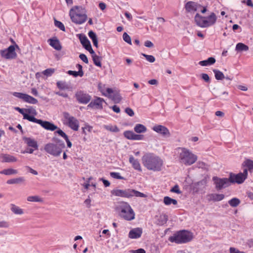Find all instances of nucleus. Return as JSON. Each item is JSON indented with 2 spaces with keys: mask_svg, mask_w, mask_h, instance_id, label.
Instances as JSON below:
<instances>
[{
  "mask_svg": "<svg viewBox=\"0 0 253 253\" xmlns=\"http://www.w3.org/2000/svg\"><path fill=\"white\" fill-rule=\"evenodd\" d=\"M134 132L131 130H126L124 132V136L128 140H133Z\"/></svg>",
  "mask_w": 253,
  "mask_h": 253,
  "instance_id": "79ce46f5",
  "label": "nucleus"
},
{
  "mask_svg": "<svg viewBox=\"0 0 253 253\" xmlns=\"http://www.w3.org/2000/svg\"><path fill=\"white\" fill-rule=\"evenodd\" d=\"M23 140L29 147H32L35 149H38V145L37 142L34 139L30 137H25L23 138Z\"/></svg>",
  "mask_w": 253,
  "mask_h": 253,
  "instance_id": "412c9836",
  "label": "nucleus"
},
{
  "mask_svg": "<svg viewBox=\"0 0 253 253\" xmlns=\"http://www.w3.org/2000/svg\"><path fill=\"white\" fill-rule=\"evenodd\" d=\"M123 40L127 43L131 44V41L130 37L126 33H124L123 35Z\"/></svg>",
  "mask_w": 253,
  "mask_h": 253,
  "instance_id": "09e8293b",
  "label": "nucleus"
},
{
  "mask_svg": "<svg viewBox=\"0 0 253 253\" xmlns=\"http://www.w3.org/2000/svg\"><path fill=\"white\" fill-rule=\"evenodd\" d=\"M32 122L40 125L43 128L48 130L54 131L58 128V127L52 123L38 119L35 117Z\"/></svg>",
  "mask_w": 253,
  "mask_h": 253,
  "instance_id": "9b49d317",
  "label": "nucleus"
},
{
  "mask_svg": "<svg viewBox=\"0 0 253 253\" xmlns=\"http://www.w3.org/2000/svg\"><path fill=\"white\" fill-rule=\"evenodd\" d=\"M75 97L79 103L84 104L88 103L91 99L90 95L83 91L77 92L75 94Z\"/></svg>",
  "mask_w": 253,
  "mask_h": 253,
  "instance_id": "f8f14e48",
  "label": "nucleus"
},
{
  "mask_svg": "<svg viewBox=\"0 0 253 253\" xmlns=\"http://www.w3.org/2000/svg\"><path fill=\"white\" fill-rule=\"evenodd\" d=\"M55 133H58L60 136L62 137L64 139L67 138L68 135L61 129H58Z\"/></svg>",
  "mask_w": 253,
  "mask_h": 253,
  "instance_id": "6e6d98bb",
  "label": "nucleus"
},
{
  "mask_svg": "<svg viewBox=\"0 0 253 253\" xmlns=\"http://www.w3.org/2000/svg\"><path fill=\"white\" fill-rule=\"evenodd\" d=\"M64 119L67 121L66 125L72 129L77 131L79 127L78 120L73 116H71L68 112L63 113Z\"/></svg>",
  "mask_w": 253,
  "mask_h": 253,
  "instance_id": "6e6552de",
  "label": "nucleus"
},
{
  "mask_svg": "<svg viewBox=\"0 0 253 253\" xmlns=\"http://www.w3.org/2000/svg\"><path fill=\"white\" fill-rule=\"evenodd\" d=\"M160 219H161V224H164L166 223L168 221V216L166 215H161L160 217Z\"/></svg>",
  "mask_w": 253,
  "mask_h": 253,
  "instance_id": "680f3d73",
  "label": "nucleus"
},
{
  "mask_svg": "<svg viewBox=\"0 0 253 253\" xmlns=\"http://www.w3.org/2000/svg\"><path fill=\"white\" fill-rule=\"evenodd\" d=\"M134 131L137 133H145L147 131V128L143 125L137 124L134 127Z\"/></svg>",
  "mask_w": 253,
  "mask_h": 253,
  "instance_id": "b1692460",
  "label": "nucleus"
},
{
  "mask_svg": "<svg viewBox=\"0 0 253 253\" xmlns=\"http://www.w3.org/2000/svg\"><path fill=\"white\" fill-rule=\"evenodd\" d=\"M25 112L28 114H31L34 115H37V111L36 109L33 107L31 106L29 108L26 109L25 110Z\"/></svg>",
  "mask_w": 253,
  "mask_h": 253,
  "instance_id": "8fccbe9b",
  "label": "nucleus"
},
{
  "mask_svg": "<svg viewBox=\"0 0 253 253\" xmlns=\"http://www.w3.org/2000/svg\"><path fill=\"white\" fill-rule=\"evenodd\" d=\"M100 180L102 181L105 187H108L110 185V182L108 180L104 179L103 178H100Z\"/></svg>",
  "mask_w": 253,
  "mask_h": 253,
  "instance_id": "774afa93",
  "label": "nucleus"
},
{
  "mask_svg": "<svg viewBox=\"0 0 253 253\" xmlns=\"http://www.w3.org/2000/svg\"><path fill=\"white\" fill-rule=\"evenodd\" d=\"M89 37L91 39L93 45L98 47V39L96 34L92 31H90L88 33Z\"/></svg>",
  "mask_w": 253,
  "mask_h": 253,
  "instance_id": "c85d7f7f",
  "label": "nucleus"
},
{
  "mask_svg": "<svg viewBox=\"0 0 253 253\" xmlns=\"http://www.w3.org/2000/svg\"><path fill=\"white\" fill-rule=\"evenodd\" d=\"M201 77L205 82L210 83V79L209 75L206 73H203L201 75Z\"/></svg>",
  "mask_w": 253,
  "mask_h": 253,
  "instance_id": "864d4df0",
  "label": "nucleus"
},
{
  "mask_svg": "<svg viewBox=\"0 0 253 253\" xmlns=\"http://www.w3.org/2000/svg\"><path fill=\"white\" fill-rule=\"evenodd\" d=\"M79 38L81 43L85 49L91 45L89 41L84 34H79Z\"/></svg>",
  "mask_w": 253,
  "mask_h": 253,
  "instance_id": "aec40b11",
  "label": "nucleus"
},
{
  "mask_svg": "<svg viewBox=\"0 0 253 253\" xmlns=\"http://www.w3.org/2000/svg\"><path fill=\"white\" fill-rule=\"evenodd\" d=\"M181 151L179 154L180 162L186 166H190L197 160V156L193 154L189 149L184 147L178 148Z\"/></svg>",
  "mask_w": 253,
  "mask_h": 253,
  "instance_id": "39448f33",
  "label": "nucleus"
},
{
  "mask_svg": "<svg viewBox=\"0 0 253 253\" xmlns=\"http://www.w3.org/2000/svg\"><path fill=\"white\" fill-rule=\"evenodd\" d=\"M143 164L148 169L154 171L161 170L163 165V160L152 153L144 155L142 158Z\"/></svg>",
  "mask_w": 253,
  "mask_h": 253,
  "instance_id": "f257e3e1",
  "label": "nucleus"
},
{
  "mask_svg": "<svg viewBox=\"0 0 253 253\" xmlns=\"http://www.w3.org/2000/svg\"><path fill=\"white\" fill-rule=\"evenodd\" d=\"M129 162L131 164L132 167L136 170L139 171L142 170L140 164L137 159H135L132 156H130L129 158Z\"/></svg>",
  "mask_w": 253,
  "mask_h": 253,
  "instance_id": "4be33fe9",
  "label": "nucleus"
},
{
  "mask_svg": "<svg viewBox=\"0 0 253 253\" xmlns=\"http://www.w3.org/2000/svg\"><path fill=\"white\" fill-rule=\"evenodd\" d=\"M213 72L214 73L215 78L217 80H222L224 79L225 76L220 71L217 69H213Z\"/></svg>",
  "mask_w": 253,
  "mask_h": 253,
  "instance_id": "a19ab883",
  "label": "nucleus"
},
{
  "mask_svg": "<svg viewBox=\"0 0 253 253\" xmlns=\"http://www.w3.org/2000/svg\"><path fill=\"white\" fill-rule=\"evenodd\" d=\"M55 72L53 68H48L42 72V74L46 77L51 76Z\"/></svg>",
  "mask_w": 253,
  "mask_h": 253,
  "instance_id": "c03bdc74",
  "label": "nucleus"
},
{
  "mask_svg": "<svg viewBox=\"0 0 253 253\" xmlns=\"http://www.w3.org/2000/svg\"><path fill=\"white\" fill-rule=\"evenodd\" d=\"M84 8L82 6H75L71 9L69 15H72V14H84Z\"/></svg>",
  "mask_w": 253,
  "mask_h": 253,
  "instance_id": "a878e982",
  "label": "nucleus"
},
{
  "mask_svg": "<svg viewBox=\"0 0 253 253\" xmlns=\"http://www.w3.org/2000/svg\"><path fill=\"white\" fill-rule=\"evenodd\" d=\"M196 24L202 28L208 27L214 25L217 20V17L215 14L213 12L207 17H203L199 13H197L194 18Z\"/></svg>",
  "mask_w": 253,
  "mask_h": 253,
  "instance_id": "423d86ee",
  "label": "nucleus"
},
{
  "mask_svg": "<svg viewBox=\"0 0 253 253\" xmlns=\"http://www.w3.org/2000/svg\"><path fill=\"white\" fill-rule=\"evenodd\" d=\"M48 42L51 46L57 50H60L62 49L60 41L56 37L48 39Z\"/></svg>",
  "mask_w": 253,
  "mask_h": 253,
  "instance_id": "a211bd4d",
  "label": "nucleus"
},
{
  "mask_svg": "<svg viewBox=\"0 0 253 253\" xmlns=\"http://www.w3.org/2000/svg\"><path fill=\"white\" fill-rule=\"evenodd\" d=\"M23 101L32 104H36L38 102L37 99L27 94H25Z\"/></svg>",
  "mask_w": 253,
  "mask_h": 253,
  "instance_id": "cd10ccee",
  "label": "nucleus"
},
{
  "mask_svg": "<svg viewBox=\"0 0 253 253\" xmlns=\"http://www.w3.org/2000/svg\"><path fill=\"white\" fill-rule=\"evenodd\" d=\"M67 73L69 75L73 76L75 77H77V76H80V74L78 73V71L69 70V71H68Z\"/></svg>",
  "mask_w": 253,
  "mask_h": 253,
  "instance_id": "e2e57ef3",
  "label": "nucleus"
},
{
  "mask_svg": "<svg viewBox=\"0 0 253 253\" xmlns=\"http://www.w3.org/2000/svg\"><path fill=\"white\" fill-rule=\"evenodd\" d=\"M152 129L158 133L165 137H169L170 133L167 127L162 125H156L153 127Z\"/></svg>",
  "mask_w": 253,
  "mask_h": 253,
  "instance_id": "2eb2a0df",
  "label": "nucleus"
},
{
  "mask_svg": "<svg viewBox=\"0 0 253 253\" xmlns=\"http://www.w3.org/2000/svg\"><path fill=\"white\" fill-rule=\"evenodd\" d=\"M228 178L230 184L231 183L242 184L246 180L245 176L242 174V172H239L238 174L230 172Z\"/></svg>",
  "mask_w": 253,
  "mask_h": 253,
  "instance_id": "ddd939ff",
  "label": "nucleus"
},
{
  "mask_svg": "<svg viewBox=\"0 0 253 253\" xmlns=\"http://www.w3.org/2000/svg\"><path fill=\"white\" fill-rule=\"evenodd\" d=\"M54 25L62 31H65V28L64 24L60 21L56 19L54 20Z\"/></svg>",
  "mask_w": 253,
  "mask_h": 253,
  "instance_id": "a18cd8bd",
  "label": "nucleus"
},
{
  "mask_svg": "<svg viewBox=\"0 0 253 253\" xmlns=\"http://www.w3.org/2000/svg\"><path fill=\"white\" fill-rule=\"evenodd\" d=\"M110 176L115 179H125V178L120 175V174L119 172H110Z\"/></svg>",
  "mask_w": 253,
  "mask_h": 253,
  "instance_id": "49530a36",
  "label": "nucleus"
},
{
  "mask_svg": "<svg viewBox=\"0 0 253 253\" xmlns=\"http://www.w3.org/2000/svg\"><path fill=\"white\" fill-rule=\"evenodd\" d=\"M198 4L197 3L189 1L185 4V8L187 12H194L197 10Z\"/></svg>",
  "mask_w": 253,
  "mask_h": 253,
  "instance_id": "6ab92c4d",
  "label": "nucleus"
},
{
  "mask_svg": "<svg viewBox=\"0 0 253 253\" xmlns=\"http://www.w3.org/2000/svg\"><path fill=\"white\" fill-rule=\"evenodd\" d=\"M113 100L115 103H119L121 100V97L118 94L115 95L113 97Z\"/></svg>",
  "mask_w": 253,
  "mask_h": 253,
  "instance_id": "69168bd1",
  "label": "nucleus"
},
{
  "mask_svg": "<svg viewBox=\"0 0 253 253\" xmlns=\"http://www.w3.org/2000/svg\"><path fill=\"white\" fill-rule=\"evenodd\" d=\"M104 102H105L104 99L97 97L95 99L90 102V103L87 105V107L102 109V103Z\"/></svg>",
  "mask_w": 253,
  "mask_h": 253,
  "instance_id": "dca6fc26",
  "label": "nucleus"
},
{
  "mask_svg": "<svg viewBox=\"0 0 253 253\" xmlns=\"http://www.w3.org/2000/svg\"><path fill=\"white\" fill-rule=\"evenodd\" d=\"M103 127L111 132H118L120 131L119 128L117 126H112V125H104Z\"/></svg>",
  "mask_w": 253,
  "mask_h": 253,
  "instance_id": "e433bc0d",
  "label": "nucleus"
},
{
  "mask_svg": "<svg viewBox=\"0 0 253 253\" xmlns=\"http://www.w3.org/2000/svg\"><path fill=\"white\" fill-rule=\"evenodd\" d=\"M120 215L125 220L130 221L135 217V213L130 206L126 202H122L119 206Z\"/></svg>",
  "mask_w": 253,
  "mask_h": 253,
  "instance_id": "0eeeda50",
  "label": "nucleus"
},
{
  "mask_svg": "<svg viewBox=\"0 0 253 253\" xmlns=\"http://www.w3.org/2000/svg\"><path fill=\"white\" fill-rule=\"evenodd\" d=\"M215 62V59L214 57H211L207 60L201 61L199 64L202 66H207L213 64Z\"/></svg>",
  "mask_w": 253,
  "mask_h": 253,
  "instance_id": "393cba45",
  "label": "nucleus"
},
{
  "mask_svg": "<svg viewBox=\"0 0 253 253\" xmlns=\"http://www.w3.org/2000/svg\"><path fill=\"white\" fill-rule=\"evenodd\" d=\"M92 58V60L93 61V63L96 66H98L99 67H101V58L100 57H99L96 55L93 56V57Z\"/></svg>",
  "mask_w": 253,
  "mask_h": 253,
  "instance_id": "37998d69",
  "label": "nucleus"
},
{
  "mask_svg": "<svg viewBox=\"0 0 253 253\" xmlns=\"http://www.w3.org/2000/svg\"><path fill=\"white\" fill-rule=\"evenodd\" d=\"M57 87L61 90L69 89L70 85L64 81H58L56 83Z\"/></svg>",
  "mask_w": 253,
  "mask_h": 253,
  "instance_id": "c756f323",
  "label": "nucleus"
},
{
  "mask_svg": "<svg viewBox=\"0 0 253 253\" xmlns=\"http://www.w3.org/2000/svg\"><path fill=\"white\" fill-rule=\"evenodd\" d=\"M125 112L129 116L132 117L134 115V113L132 109L127 107L125 109Z\"/></svg>",
  "mask_w": 253,
  "mask_h": 253,
  "instance_id": "4d7b16f0",
  "label": "nucleus"
},
{
  "mask_svg": "<svg viewBox=\"0 0 253 253\" xmlns=\"http://www.w3.org/2000/svg\"><path fill=\"white\" fill-rule=\"evenodd\" d=\"M76 67L78 68V73L80 74V77H82L84 76V72L83 71V67L80 64H77L76 65Z\"/></svg>",
  "mask_w": 253,
  "mask_h": 253,
  "instance_id": "052dcab7",
  "label": "nucleus"
},
{
  "mask_svg": "<svg viewBox=\"0 0 253 253\" xmlns=\"http://www.w3.org/2000/svg\"><path fill=\"white\" fill-rule=\"evenodd\" d=\"M241 203V201L237 198H233L228 201V204L232 207H237Z\"/></svg>",
  "mask_w": 253,
  "mask_h": 253,
  "instance_id": "ea45409f",
  "label": "nucleus"
},
{
  "mask_svg": "<svg viewBox=\"0 0 253 253\" xmlns=\"http://www.w3.org/2000/svg\"><path fill=\"white\" fill-rule=\"evenodd\" d=\"M27 200L28 202H43V200L42 198L38 196H28L27 198Z\"/></svg>",
  "mask_w": 253,
  "mask_h": 253,
  "instance_id": "c9c22d12",
  "label": "nucleus"
},
{
  "mask_svg": "<svg viewBox=\"0 0 253 253\" xmlns=\"http://www.w3.org/2000/svg\"><path fill=\"white\" fill-rule=\"evenodd\" d=\"M210 196L211 199L213 201H220L225 197L224 195L223 194H211Z\"/></svg>",
  "mask_w": 253,
  "mask_h": 253,
  "instance_id": "72a5a7b5",
  "label": "nucleus"
},
{
  "mask_svg": "<svg viewBox=\"0 0 253 253\" xmlns=\"http://www.w3.org/2000/svg\"><path fill=\"white\" fill-rule=\"evenodd\" d=\"M0 173L2 174H5L6 175H9L17 173V170L16 169H4L0 171Z\"/></svg>",
  "mask_w": 253,
  "mask_h": 253,
  "instance_id": "4c0bfd02",
  "label": "nucleus"
},
{
  "mask_svg": "<svg viewBox=\"0 0 253 253\" xmlns=\"http://www.w3.org/2000/svg\"><path fill=\"white\" fill-rule=\"evenodd\" d=\"M52 141L54 143H47L45 145L44 149L48 154L54 157H58L61 155L62 149L65 147V144L63 141L57 137H53Z\"/></svg>",
  "mask_w": 253,
  "mask_h": 253,
  "instance_id": "f03ea898",
  "label": "nucleus"
},
{
  "mask_svg": "<svg viewBox=\"0 0 253 253\" xmlns=\"http://www.w3.org/2000/svg\"><path fill=\"white\" fill-rule=\"evenodd\" d=\"M229 251L230 253H246L245 252L240 251L233 247L230 248Z\"/></svg>",
  "mask_w": 253,
  "mask_h": 253,
  "instance_id": "0e129e2a",
  "label": "nucleus"
},
{
  "mask_svg": "<svg viewBox=\"0 0 253 253\" xmlns=\"http://www.w3.org/2000/svg\"><path fill=\"white\" fill-rule=\"evenodd\" d=\"M142 56L145 57L146 59L150 63H153L155 61V58L154 56L147 55L144 53L141 54Z\"/></svg>",
  "mask_w": 253,
  "mask_h": 253,
  "instance_id": "de8ad7c7",
  "label": "nucleus"
},
{
  "mask_svg": "<svg viewBox=\"0 0 253 253\" xmlns=\"http://www.w3.org/2000/svg\"><path fill=\"white\" fill-rule=\"evenodd\" d=\"M144 139V135L140 133H134L133 140H142Z\"/></svg>",
  "mask_w": 253,
  "mask_h": 253,
  "instance_id": "3c124183",
  "label": "nucleus"
},
{
  "mask_svg": "<svg viewBox=\"0 0 253 253\" xmlns=\"http://www.w3.org/2000/svg\"><path fill=\"white\" fill-rule=\"evenodd\" d=\"M73 22L76 24H82L85 22L87 19V15L84 14H75L70 15Z\"/></svg>",
  "mask_w": 253,
  "mask_h": 253,
  "instance_id": "4468645a",
  "label": "nucleus"
},
{
  "mask_svg": "<svg viewBox=\"0 0 253 253\" xmlns=\"http://www.w3.org/2000/svg\"><path fill=\"white\" fill-rule=\"evenodd\" d=\"M142 229L141 228H135L129 231L128 237L130 239H138L141 236Z\"/></svg>",
  "mask_w": 253,
  "mask_h": 253,
  "instance_id": "f3484780",
  "label": "nucleus"
},
{
  "mask_svg": "<svg viewBox=\"0 0 253 253\" xmlns=\"http://www.w3.org/2000/svg\"><path fill=\"white\" fill-rule=\"evenodd\" d=\"M193 238V233L185 230H180L169 238V241L177 244H185L190 242Z\"/></svg>",
  "mask_w": 253,
  "mask_h": 253,
  "instance_id": "7ed1b4c3",
  "label": "nucleus"
},
{
  "mask_svg": "<svg viewBox=\"0 0 253 253\" xmlns=\"http://www.w3.org/2000/svg\"><path fill=\"white\" fill-rule=\"evenodd\" d=\"M79 57L84 63L86 64L88 63V58L85 54L83 53L80 54L79 55Z\"/></svg>",
  "mask_w": 253,
  "mask_h": 253,
  "instance_id": "bf43d9fd",
  "label": "nucleus"
},
{
  "mask_svg": "<svg viewBox=\"0 0 253 253\" xmlns=\"http://www.w3.org/2000/svg\"><path fill=\"white\" fill-rule=\"evenodd\" d=\"M26 168L28 169L30 173L34 175H37L38 174V172L36 170H34V169H33L32 168L29 166H26Z\"/></svg>",
  "mask_w": 253,
  "mask_h": 253,
  "instance_id": "338daca9",
  "label": "nucleus"
},
{
  "mask_svg": "<svg viewBox=\"0 0 253 253\" xmlns=\"http://www.w3.org/2000/svg\"><path fill=\"white\" fill-rule=\"evenodd\" d=\"M15 110L18 111L20 114L23 115V119H26L30 122H33L35 117L33 116H31L27 113L24 112V110L23 109L20 108L19 107L15 108Z\"/></svg>",
  "mask_w": 253,
  "mask_h": 253,
  "instance_id": "5701e85b",
  "label": "nucleus"
},
{
  "mask_svg": "<svg viewBox=\"0 0 253 253\" xmlns=\"http://www.w3.org/2000/svg\"><path fill=\"white\" fill-rule=\"evenodd\" d=\"M9 226L8 222L6 221H0V228H8Z\"/></svg>",
  "mask_w": 253,
  "mask_h": 253,
  "instance_id": "13d9d810",
  "label": "nucleus"
},
{
  "mask_svg": "<svg viewBox=\"0 0 253 253\" xmlns=\"http://www.w3.org/2000/svg\"><path fill=\"white\" fill-rule=\"evenodd\" d=\"M164 203L167 206H169L171 204L176 205L177 204V201L175 199H172L168 196H166L164 198Z\"/></svg>",
  "mask_w": 253,
  "mask_h": 253,
  "instance_id": "473e14b6",
  "label": "nucleus"
},
{
  "mask_svg": "<svg viewBox=\"0 0 253 253\" xmlns=\"http://www.w3.org/2000/svg\"><path fill=\"white\" fill-rule=\"evenodd\" d=\"M13 95L17 98H20L23 100L24 96L25 95V93L14 92L13 93Z\"/></svg>",
  "mask_w": 253,
  "mask_h": 253,
  "instance_id": "5fc2aeb1",
  "label": "nucleus"
},
{
  "mask_svg": "<svg viewBox=\"0 0 253 253\" xmlns=\"http://www.w3.org/2000/svg\"><path fill=\"white\" fill-rule=\"evenodd\" d=\"M236 50L239 51H248L249 47L243 43L239 42L236 44Z\"/></svg>",
  "mask_w": 253,
  "mask_h": 253,
  "instance_id": "58836bf2",
  "label": "nucleus"
},
{
  "mask_svg": "<svg viewBox=\"0 0 253 253\" xmlns=\"http://www.w3.org/2000/svg\"><path fill=\"white\" fill-rule=\"evenodd\" d=\"M170 192L175 193L177 194H181V191L179 190V186L178 185H174L170 190Z\"/></svg>",
  "mask_w": 253,
  "mask_h": 253,
  "instance_id": "603ef678",
  "label": "nucleus"
},
{
  "mask_svg": "<svg viewBox=\"0 0 253 253\" xmlns=\"http://www.w3.org/2000/svg\"><path fill=\"white\" fill-rule=\"evenodd\" d=\"M112 195L123 198H130L133 196L146 198L147 195L139 191L132 189H113L111 192Z\"/></svg>",
  "mask_w": 253,
  "mask_h": 253,
  "instance_id": "20e7f679",
  "label": "nucleus"
},
{
  "mask_svg": "<svg viewBox=\"0 0 253 253\" xmlns=\"http://www.w3.org/2000/svg\"><path fill=\"white\" fill-rule=\"evenodd\" d=\"M212 180L215 185V188L219 190L227 187L230 185L229 178H219L217 176H213Z\"/></svg>",
  "mask_w": 253,
  "mask_h": 253,
  "instance_id": "9d476101",
  "label": "nucleus"
},
{
  "mask_svg": "<svg viewBox=\"0 0 253 253\" xmlns=\"http://www.w3.org/2000/svg\"><path fill=\"white\" fill-rule=\"evenodd\" d=\"M12 42L15 43V45H11L6 49L1 51V55L6 59H14L17 56L15 46L18 48V46L13 40H12Z\"/></svg>",
  "mask_w": 253,
  "mask_h": 253,
  "instance_id": "1a4fd4ad",
  "label": "nucleus"
},
{
  "mask_svg": "<svg viewBox=\"0 0 253 253\" xmlns=\"http://www.w3.org/2000/svg\"><path fill=\"white\" fill-rule=\"evenodd\" d=\"M243 167H246L248 170L252 172L253 171V161L248 159L244 161L242 164Z\"/></svg>",
  "mask_w": 253,
  "mask_h": 253,
  "instance_id": "2f4dec72",
  "label": "nucleus"
},
{
  "mask_svg": "<svg viewBox=\"0 0 253 253\" xmlns=\"http://www.w3.org/2000/svg\"><path fill=\"white\" fill-rule=\"evenodd\" d=\"M2 158L3 162H14L17 161V159L15 157L7 154L3 155Z\"/></svg>",
  "mask_w": 253,
  "mask_h": 253,
  "instance_id": "f704fd0d",
  "label": "nucleus"
},
{
  "mask_svg": "<svg viewBox=\"0 0 253 253\" xmlns=\"http://www.w3.org/2000/svg\"><path fill=\"white\" fill-rule=\"evenodd\" d=\"M25 181L24 177H19L16 178H12L8 180L6 183L8 184H18Z\"/></svg>",
  "mask_w": 253,
  "mask_h": 253,
  "instance_id": "7c9ffc66",
  "label": "nucleus"
},
{
  "mask_svg": "<svg viewBox=\"0 0 253 253\" xmlns=\"http://www.w3.org/2000/svg\"><path fill=\"white\" fill-rule=\"evenodd\" d=\"M10 210L15 214L21 215L24 213L23 209L13 204L10 205Z\"/></svg>",
  "mask_w": 253,
  "mask_h": 253,
  "instance_id": "bb28decb",
  "label": "nucleus"
}]
</instances>
